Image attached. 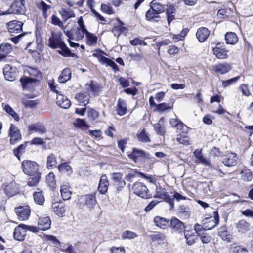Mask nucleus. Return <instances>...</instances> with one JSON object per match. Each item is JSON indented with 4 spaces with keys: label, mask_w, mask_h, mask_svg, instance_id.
Instances as JSON below:
<instances>
[{
    "label": "nucleus",
    "mask_w": 253,
    "mask_h": 253,
    "mask_svg": "<svg viewBox=\"0 0 253 253\" xmlns=\"http://www.w3.org/2000/svg\"><path fill=\"white\" fill-rule=\"evenodd\" d=\"M98 115L99 113L97 111L92 108L88 109L87 116L90 120L92 121L96 120L98 117Z\"/></svg>",
    "instance_id": "nucleus-59"
},
{
    "label": "nucleus",
    "mask_w": 253,
    "mask_h": 253,
    "mask_svg": "<svg viewBox=\"0 0 253 253\" xmlns=\"http://www.w3.org/2000/svg\"><path fill=\"white\" fill-rule=\"evenodd\" d=\"M62 36L61 32L51 31V36L48 39V46L53 49H56L61 47L64 43Z\"/></svg>",
    "instance_id": "nucleus-2"
},
{
    "label": "nucleus",
    "mask_w": 253,
    "mask_h": 253,
    "mask_svg": "<svg viewBox=\"0 0 253 253\" xmlns=\"http://www.w3.org/2000/svg\"><path fill=\"white\" fill-rule=\"evenodd\" d=\"M238 157L236 154L230 153L227 154L223 160V163L226 166L232 167L236 164Z\"/></svg>",
    "instance_id": "nucleus-16"
},
{
    "label": "nucleus",
    "mask_w": 253,
    "mask_h": 253,
    "mask_svg": "<svg viewBox=\"0 0 253 253\" xmlns=\"http://www.w3.org/2000/svg\"><path fill=\"white\" fill-rule=\"evenodd\" d=\"M26 8L22 1H14L7 10V13L24 14Z\"/></svg>",
    "instance_id": "nucleus-7"
},
{
    "label": "nucleus",
    "mask_w": 253,
    "mask_h": 253,
    "mask_svg": "<svg viewBox=\"0 0 253 253\" xmlns=\"http://www.w3.org/2000/svg\"><path fill=\"white\" fill-rule=\"evenodd\" d=\"M4 192L9 197H12L18 193V186L15 182H11L4 188Z\"/></svg>",
    "instance_id": "nucleus-28"
},
{
    "label": "nucleus",
    "mask_w": 253,
    "mask_h": 253,
    "mask_svg": "<svg viewBox=\"0 0 253 253\" xmlns=\"http://www.w3.org/2000/svg\"><path fill=\"white\" fill-rule=\"evenodd\" d=\"M176 140L180 144L188 145L189 144V141L186 134H181L176 138Z\"/></svg>",
    "instance_id": "nucleus-56"
},
{
    "label": "nucleus",
    "mask_w": 253,
    "mask_h": 253,
    "mask_svg": "<svg viewBox=\"0 0 253 253\" xmlns=\"http://www.w3.org/2000/svg\"><path fill=\"white\" fill-rule=\"evenodd\" d=\"M64 33L68 38L76 41L82 40L84 38L85 34L84 32L77 28L64 31Z\"/></svg>",
    "instance_id": "nucleus-10"
},
{
    "label": "nucleus",
    "mask_w": 253,
    "mask_h": 253,
    "mask_svg": "<svg viewBox=\"0 0 253 253\" xmlns=\"http://www.w3.org/2000/svg\"><path fill=\"white\" fill-rule=\"evenodd\" d=\"M3 74L5 79L9 81H14L16 76V73L14 71V69L8 65L4 67L3 69Z\"/></svg>",
    "instance_id": "nucleus-21"
},
{
    "label": "nucleus",
    "mask_w": 253,
    "mask_h": 253,
    "mask_svg": "<svg viewBox=\"0 0 253 253\" xmlns=\"http://www.w3.org/2000/svg\"><path fill=\"white\" fill-rule=\"evenodd\" d=\"M109 185V182L107 176L105 175H102L101 177L98 186L99 192L102 194H105L108 191Z\"/></svg>",
    "instance_id": "nucleus-19"
},
{
    "label": "nucleus",
    "mask_w": 253,
    "mask_h": 253,
    "mask_svg": "<svg viewBox=\"0 0 253 253\" xmlns=\"http://www.w3.org/2000/svg\"><path fill=\"white\" fill-rule=\"evenodd\" d=\"M12 51V47L8 43H3L0 44V61L5 58Z\"/></svg>",
    "instance_id": "nucleus-18"
},
{
    "label": "nucleus",
    "mask_w": 253,
    "mask_h": 253,
    "mask_svg": "<svg viewBox=\"0 0 253 253\" xmlns=\"http://www.w3.org/2000/svg\"><path fill=\"white\" fill-rule=\"evenodd\" d=\"M237 227L239 232L245 233L249 230L250 225L246 221L241 220L237 224Z\"/></svg>",
    "instance_id": "nucleus-46"
},
{
    "label": "nucleus",
    "mask_w": 253,
    "mask_h": 253,
    "mask_svg": "<svg viewBox=\"0 0 253 253\" xmlns=\"http://www.w3.org/2000/svg\"><path fill=\"white\" fill-rule=\"evenodd\" d=\"M194 232H195L196 235H197V236H199L200 235H202L205 233V231L206 230V229L205 227H204L199 224L196 223L194 225Z\"/></svg>",
    "instance_id": "nucleus-58"
},
{
    "label": "nucleus",
    "mask_w": 253,
    "mask_h": 253,
    "mask_svg": "<svg viewBox=\"0 0 253 253\" xmlns=\"http://www.w3.org/2000/svg\"><path fill=\"white\" fill-rule=\"evenodd\" d=\"M194 154L201 163L209 167H211V163L203 156L201 150H195L194 152Z\"/></svg>",
    "instance_id": "nucleus-37"
},
{
    "label": "nucleus",
    "mask_w": 253,
    "mask_h": 253,
    "mask_svg": "<svg viewBox=\"0 0 253 253\" xmlns=\"http://www.w3.org/2000/svg\"><path fill=\"white\" fill-rule=\"evenodd\" d=\"M86 39V44L89 46H94L97 43V36L89 32L85 33Z\"/></svg>",
    "instance_id": "nucleus-38"
},
{
    "label": "nucleus",
    "mask_w": 253,
    "mask_h": 253,
    "mask_svg": "<svg viewBox=\"0 0 253 253\" xmlns=\"http://www.w3.org/2000/svg\"><path fill=\"white\" fill-rule=\"evenodd\" d=\"M169 227L172 232L178 234H181L185 230V226L183 222L175 217H172L170 220Z\"/></svg>",
    "instance_id": "nucleus-6"
},
{
    "label": "nucleus",
    "mask_w": 253,
    "mask_h": 253,
    "mask_svg": "<svg viewBox=\"0 0 253 253\" xmlns=\"http://www.w3.org/2000/svg\"><path fill=\"white\" fill-rule=\"evenodd\" d=\"M111 178L118 191L121 190L126 185V182L122 179V174L119 172L112 173Z\"/></svg>",
    "instance_id": "nucleus-14"
},
{
    "label": "nucleus",
    "mask_w": 253,
    "mask_h": 253,
    "mask_svg": "<svg viewBox=\"0 0 253 253\" xmlns=\"http://www.w3.org/2000/svg\"><path fill=\"white\" fill-rule=\"evenodd\" d=\"M27 142H25V143L22 144L20 145L18 147L13 150V153L15 156L18 158H19L20 155L23 154L25 152V148L27 146Z\"/></svg>",
    "instance_id": "nucleus-52"
},
{
    "label": "nucleus",
    "mask_w": 253,
    "mask_h": 253,
    "mask_svg": "<svg viewBox=\"0 0 253 253\" xmlns=\"http://www.w3.org/2000/svg\"><path fill=\"white\" fill-rule=\"evenodd\" d=\"M57 104L64 109H68L71 105V102L66 96L58 94L56 97Z\"/></svg>",
    "instance_id": "nucleus-22"
},
{
    "label": "nucleus",
    "mask_w": 253,
    "mask_h": 253,
    "mask_svg": "<svg viewBox=\"0 0 253 253\" xmlns=\"http://www.w3.org/2000/svg\"><path fill=\"white\" fill-rule=\"evenodd\" d=\"M225 40L228 44L233 45L238 41V38L236 34L234 32H227L225 35Z\"/></svg>",
    "instance_id": "nucleus-35"
},
{
    "label": "nucleus",
    "mask_w": 253,
    "mask_h": 253,
    "mask_svg": "<svg viewBox=\"0 0 253 253\" xmlns=\"http://www.w3.org/2000/svg\"><path fill=\"white\" fill-rule=\"evenodd\" d=\"M153 242H157L158 243H163L165 239V236L161 233L155 232L149 235Z\"/></svg>",
    "instance_id": "nucleus-43"
},
{
    "label": "nucleus",
    "mask_w": 253,
    "mask_h": 253,
    "mask_svg": "<svg viewBox=\"0 0 253 253\" xmlns=\"http://www.w3.org/2000/svg\"><path fill=\"white\" fill-rule=\"evenodd\" d=\"M23 23L19 21L13 20L7 23L8 31L11 33H19L22 31Z\"/></svg>",
    "instance_id": "nucleus-11"
},
{
    "label": "nucleus",
    "mask_w": 253,
    "mask_h": 253,
    "mask_svg": "<svg viewBox=\"0 0 253 253\" xmlns=\"http://www.w3.org/2000/svg\"><path fill=\"white\" fill-rule=\"evenodd\" d=\"M184 237L187 245L191 246L193 245L197 240V235L192 230H185L184 231Z\"/></svg>",
    "instance_id": "nucleus-17"
},
{
    "label": "nucleus",
    "mask_w": 253,
    "mask_h": 253,
    "mask_svg": "<svg viewBox=\"0 0 253 253\" xmlns=\"http://www.w3.org/2000/svg\"><path fill=\"white\" fill-rule=\"evenodd\" d=\"M71 70L70 68L64 69L58 78V81L60 83H65L70 80L71 78Z\"/></svg>",
    "instance_id": "nucleus-32"
},
{
    "label": "nucleus",
    "mask_w": 253,
    "mask_h": 253,
    "mask_svg": "<svg viewBox=\"0 0 253 253\" xmlns=\"http://www.w3.org/2000/svg\"><path fill=\"white\" fill-rule=\"evenodd\" d=\"M137 138L139 141L143 142H149L150 141V139L144 129L138 134Z\"/></svg>",
    "instance_id": "nucleus-55"
},
{
    "label": "nucleus",
    "mask_w": 253,
    "mask_h": 253,
    "mask_svg": "<svg viewBox=\"0 0 253 253\" xmlns=\"http://www.w3.org/2000/svg\"><path fill=\"white\" fill-rule=\"evenodd\" d=\"M41 175V173L39 172L33 175H29L30 177L28 179L27 185L31 187L37 186L40 180Z\"/></svg>",
    "instance_id": "nucleus-41"
},
{
    "label": "nucleus",
    "mask_w": 253,
    "mask_h": 253,
    "mask_svg": "<svg viewBox=\"0 0 253 253\" xmlns=\"http://www.w3.org/2000/svg\"><path fill=\"white\" fill-rule=\"evenodd\" d=\"M95 52L93 53L92 56L94 57L97 58L98 61L102 64H104L105 62L107 60V58L103 56L100 53L105 54V52L101 49H96Z\"/></svg>",
    "instance_id": "nucleus-49"
},
{
    "label": "nucleus",
    "mask_w": 253,
    "mask_h": 253,
    "mask_svg": "<svg viewBox=\"0 0 253 253\" xmlns=\"http://www.w3.org/2000/svg\"><path fill=\"white\" fill-rule=\"evenodd\" d=\"M8 136L10 137V143L11 145L16 144L22 139V135L20 130L13 124L10 125Z\"/></svg>",
    "instance_id": "nucleus-5"
},
{
    "label": "nucleus",
    "mask_w": 253,
    "mask_h": 253,
    "mask_svg": "<svg viewBox=\"0 0 253 253\" xmlns=\"http://www.w3.org/2000/svg\"><path fill=\"white\" fill-rule=\"evenodd\" d=\"M73 124L82 129H86L89 127V126L85 123L84 120L80 118L77 119Z\"/></svg>",
    "instance_id": "nucleus-53"
},
{
    "label": "nucleus",
    "mask_w": 253,
    "mask_h": 253,
    "mask_svg": "<svg viewBox=\"0 0 253 253\" xmlns=\"http://www.w3.org/2000/svg\"><path fill=\"white\" fill-rule=\"evenodd\" d=\"M127 156L129 159L136 162L138 159L146 158L147 154L143 150L133 148L132 152Z\"/></svg>",
    "instance_id": "nucleus-15"
},
{
    "label": "nucleus",
    "mask_w": 253,
    "mask_h": 253,
    "mask_svg": "<svg viewBox=\"0 0 253 253\" xmlns=\"http://www.w3.org/2000/svg\"><path fill=\"white\" fill-rule=\"evenodd\" d=\"M104 64H106L107 66L111 67L115 72H118L119 70L118 65L113 60L109 58H107L104 63Z\"/></svg>",
    "instance_id": "nucleus-62"
},
{
    "label": "nucleus",
    "mask_w": 253,
    "mask_h": 253,
    "mask_svg": "<svg viewBox=\"0 0 253 253\" xmlns=\"http://www.w3.org/2000/svg\"><path fill=\"white\" fill-rule=\"evenodd\" d=\"M24 173L28 175H33L39 172V165L34 161L25 160L22 163Z\"/></svg>",
    "instance_id": "nucleus-1"
},
{
    "label": "nucleus",
    "mask_w": 253,
    "mask_h": 253,
    "mask_svg": "<svg viewBox=\"0 0 253 253\" xmlns=\"http://www.w3.org/2000/svg\"><path fill=\"white\" fill-rule=\"evenodd\" d=\"M231 253H248V251L245 248L240 246L233 247L231 249Z\"/></svg>",
    "instance_id": "nucleus-63"
},
{
    "label": "nucleus",
    "mask_w": 253,
    "mask_h": 253,
    "mask_svg": "<svg viewBox=\"0 0 253 253\" xmlns=\"http://www.w3.org/2000/svg\"><path fill=\"white\" fill-rule=\"evenodd\" d=\"M53 211L58 216H62L65 213V209L63 205L60 203L56 202L52 204Z\"/></svg>",
    "instance_id": "nucleus-34"
},
{
    "label": "nucleus",
    "mask_w": 253,
    "mask_h": 253,
    "mask_svg": "<svg viewBox=\"0 0 253 253\" xmlns=\"http://www.w3.org/2000/svg\"><path fill=\"white\" fill-rule=\"evenodd\" d=\"M210 31L205 27L199 28L196 33V37L200 42L205 41L210 35Z\"/></svg>",
    "instance_id": "nucleus-20"
},
{
    "label": "nucleus",
    "mask_w": 253,
    "mask_h": 253,
    "mask_svg": "<svg viewBox=\"0 0 253 253\" xmlns=\"http://www.w3.org/2000/svg\"><path fill=\"white\" fill-rule=\"evenodd\" d=\"M138 236L137 234L132 231L125 230L122 234V238L123 239H133Z\"/></svg>",
    "instance_id": "nucleus-50"
},
{
    "label": "nucleus",
    "mask_w": 253,
    "mask_h": 253,
    "mask_svg": "<svg viewBox=\"0 0 253 253\" xmlns=\"http://www.w3.org/2000/svg\"><path fill=\"white\" fill-rule=\"evenodd\" d=\"M101 9L103 12L111 15L114 13V10L110 4H102Z\"/></svg>",
    "instance_id": "nucleus-57"
},
{
    "label": "nucleus",
    "mask_w": 253,
    "mask_h": 253,
    "mask_svg": "<svg viewBox=\"0 0 253 253\" xmlns=\"http://www.w3.org/2000/svg\"><path fill=\"white\" fill-rule=\"evenodd\" d=\"M170 220L163 217L157 216L154 218V222L155 225L162 228L166 229L169 225Z\"/></svg>",
    "instance_id": "nucleus-29"
},
{
    "label": "nucleus",
    "mask_w": 253,
    "mask_h": 253,
    "mask_svg": "<svg viewBox=\"0 0 253 253\" xmlns=\"http://www.w3.org/2000/svg\"><path fill=\"white\" fill-rule=\"evenodd\" d=\"M145 18L147 20L152 22H158L160 19V16L151 7L146 12Z\"/></svg>",
    "instance_id": "nucleus-30"
},
{
    "label": "nucleus",
    "mask_w": 253,
    "mask_h": 253,
    "mask_svg": "<svg viewBox=\"0 0 253 253\" xmlns=\"http://www.w3.org/2000/svg\"><path fill=\"white\" fill-rule=\"evenodd\" d=\"M154 128L158 135L163 136L165 134V131L163 126V121L162 119H160L158 123L154 125Z\"/></svg>",
    "instance_id": "nucleus-48"
},
{
    "label": "nucleus",
    "mask_w": 253,
    "mask_h": 253,
    "mask_svg": "<svg viewBox=\"0 0 253 253\" xmlns=\"http://www.w3.org/2000/svg\"><path fill=\"white\" fill-rule=\"evenodd\" d=\"M154 197L165 200L170 205L171 208L174 207L173 198L170 197L166 192V190L161 186L156 187Z\"/></svg>",
    "instance_id": "nucleus-3"
},
{
    "label": "nucleus",
    "mask_w": 253,
    "mask_h": 253,
    "mask_svg": "<svg viewBox=\"0 0 253 253\" xmlns=\"http://www.w3.org/2000/svg\"><path fill=\"white\" fill-rule=\"evenodd\" d=\"M90 95L89 93L86 91H84L77 93L75 96V98L80 103H82L84 106H86L89 103Z\"/></svg>",
    "instance_id": "nucleus-27"
},
{
    "label": "nucleus",
    "mask_w": 253,
    "mask_h": 253,
    "mask_svg": "<svg viewBox=\"0 0 253 253\" xmlns=\"http://www.w3.org/2000/svg\"><path fill=\"white\" fill-rule=\"evenodd\" d=\"M57 168L59 172L62 174L70 176L73 173V169L67 162L61 163Z\"/></svg>",
    "instance_id": "nucleus-23"
},
{
    "label": "nucleus",
    "mask_w": 253,
    "mask_h": 253,
    "mask_svg": "<svg viewBox=\"0 0 253 253\" xmlns=\"http://www.w3.org/2000/svg\"><path fill=\"white\" fill-rule=\"evenodd\" d=\"M60 192L61 196L64 200L70 199L72 192L69 189L68 184H64L61 186Z\"/></svg>",
    "instance_id": "nucleus-36"
},
{
    "label": "nucleus",
    "mask_w": 253,
    "mask_h": 253,
    "mask_svg": "<svg viewBox=\"0 0 253 253\" xmlns=\"http://www.w3.org/2000/svg\"><path fill=\"white\" fill-rule=\"evenodd\" d=\"M127 110L126 103L125 100L119 98L118 101L116 111L120 116L124 115Z\"/></svg>",
    "instance_id": "nucleus-31"
},
{
    "label": "nucleus",
    "mask_w": 253,
    "mask_h": 253,
    "mask_svg": "<svg viewBox=\"0 0 253 253\" xmlns=\"http://www.w3.org/2000/svg\"><path fill=\"white\" fill-rule=\"evenodd\" d=\"M57 161L56 156L52 153L50 154L47 158L46 166L48 169H52L56 166Z\"/></svg>",
    "instance_id": "nucleus-40"
},
{
    "label": "nucleus",
    "mask_w": 253,
    "mask_h": 253,
    "mask_svg": "<svg viewBox=\"0 0 253 253\" xmlns=\"http://www.w3.org/2000/svg\"><path fill=\"white\" fill-rule=\"evenodd\" d=\"M4 109L8 114L11 115L16 121H19V115L9 105L7 104L5 105Z\"/></svg>",
    "instance_id": "nucleus-54"
},
{
    "label": "nucleus",
    "mask_w": 253,
    "mask_h": 253,
    "mask_svg": "<svg viewBox=\"0 0 253 253\" xmlns=\"http://www.w3.org/2000/svg\"><path fill=\"white\" fill-rule=\"evenodd\" d=\"M14 210L20 220H26L30 215L31 211L28 206H19L15 208Z\"/></svg>",
    "instance_id": "nucleus-8"
},
{
    "label": "nucleus",
    "mask_w": 253,
    "mask_h": 253,
    "mask_svg": "<svg viewBox=\"0 0 253 253\" xmlns=\"http://www.w3.org/2000/svg\"><path fill=\"white\" fill-rule=\"evenodd\" d=\"M26 235V230L24 224H19L15 228L13 237L15 240L20 241H23L25 239Z\"/></svg>",
    "instance_id": "nucleus-12"
},
{
    "label": "nucleus",
    "mask_w": 253,
    "mask_h": 253,
    "mask_svg": "<svg viewBox=\"0 0 253 253\" xmlns=\"http://www.w3.org/2000/svg\"><path fill=\"white\" fill-rule=\"evenodd\" d=\"M60 13L64 21H66L68 19L75 16L74 12L70 9H66L65 8H62L60 10Z\"/></svg>",
    "instance_id": "nucleus-44"
},
{
    "label": "nucleus",
    "mask_w": 253,
    "mask_h": 253,
    "mask_svg": "<svg viewBox=\"0 0 253 253\" xmlns=\"http://www.w3.org/2000/svg\"><path fill=\"white\" fill-rule=\"evenodd\" d=\"M28 71L31 76L36 77L39 78L42 77L41 73L36 68L30 67Z\"/></svg>",
    "instance_id": "nucleus-61"
},
{
    "label": "nucleus",
    "mask_w": 253,
    "mask_h": 253,
    "mask_svg": "<svg viewBox=\"0 0 253 253\" xmlns=\"http://www.w3.org/2000/svg\"><path fill=\"white\" fill-rule=\"evenodd\" d=\"M79 202L80 204L85 205L89 209H92L97 203L95 194H86L81 196Z\"/></svg>",
    "instance_id": "nucleus-9"
},
{
    "label": "nucleus",
    "mask_w": 253,
    "mask_h": 253,
    "mask_svg": "<svg viewBox=\"0 0 253 253\" xmlns=\"http://www.w3.org/2000/svg\"><path fill=\"white\" fill-rule=\"evenodd\" d=\"M132 190L136 195L142 198L148 199L151 197V195L149 193L148 188L142 183H134L132 186Z\"/></svg>",
    "instance_id": "nucleus-4"
},
{
    "label": "nucleus",
    "mask_w": 253,
    "mask_h": 253,
    "mask_svg": "<svg viewBox=\"0 0 253 253\" xmlns=\"http://www.w3.org/2000/svg\"><path fill=\"white\" fill-rule=\"evenodd\" d=\"M60 50L58 51V52L64 57H74L75 56V54L72 53L70 49L67 46L65 43L59 47Z\"/></svg>",
    "instance_id": "nucleus-39"
},
{
    "label": "nucleus",
    "mask_w": 253,
    "mask_h": 253,
    "mask_svg": "<svg viewBox=\"0 0 253 253\" xmlns=\"http://www.w3.org/2000/svg\"><path fill=\"white\" fill-rule=\"evenodd\" d=\"M150 6L156 11L158 15L164 12L165 11V7L164 5L158 3L156 2V0H153L150 4Z\"/></svg>",
    "instance_id": "nucleus-45"
},
{
    "label": "nucleus",
    "mask_w": 253,
    "mask_h": 253,
    "mask_svg": "<svg viewBox=\"0 0 253 253\" xmlns=\"http://www.w3.org/2000/svg\"><path fill=\"white\" fill-rule=\"evenodd\" d=\"M51 224V222L49 217H41L38 220V228L42 230L49 229Z\"/></svg>",
    "instance_id": "nucleus-26"
},
{
    "label": "nucleus",
    "mask_w": 253,
    "mask_h": 253,
    "mask_svg": "<svg viewBox=\"0 0 253 253\" xmlns=\"http://www.w3.org/2000/svg\"><path fill=\"white\" fill-rule=\"evenodd\" d=\"M214 55L220 59H226L228 57L227 51L223 47L222 44L218 43L215 47L213 48Z\"/></svg>",
    "instance_id": "nucleus-13"
},
{
    "label": "nucleus",
    "mask_w": 253,
    "mask_h": 253,
    "mask_svg": "<svg viewBox=\"0 0 253 253\" xmlns=\"http://www.w3.org/2000/svg\"><path fill=\"white\" fill-rule=\"evenodd\" d=\"M29 131H35L40 134H43L46 132L44 126L40 123H37L29 126L28 127Z\"/></svg>",
    "instance_id": "nucleus-25"
},
{
    "label": "nucleus",
    "mask_w": 253,
    "mask_h": 253,
    "mask_svg": "<svg viewBox=\"0 0 253 253\" xmlns=\"http://www.w3.org/2000/svg\"><path fill=\"white\" fill-rule=\"evenodd\" d=\"M35 202L40 205H42L45 201V199L42 192H35L33 194Z\"/></svg>",
    "instance_id": "nucleus-47"
},
{
    "label": "nucleus",
    "mask_w": 253,
    "mask_h": 253,
    "mask_svg": "<svg viewBox=\"0 0 253 253\" xmlns=\"http://www.w3.org/2000/svg\"><path fill=\"white\" fill-rule=\"evenodd\" d=\"M213 69L216 73L224 74L231 70V67L228 64H219L214 66Z\"/></svg>",
    "instance_id": "nucleus-33"
},
{
    "label": "nucleus",
    "mask_w": 253,
    "mask_h": 253,
    "mask_svg": "<svg viewBox=\"0 0 253 253\" xmlns=\"http://www.w3.org/2000/svg\"><path fill=\"white\" fill-rule=\"evenodd\" d=\"M219 216L217 211L214 212V219L209 221L210 225H205L206 230H211L218 224Z\"/></svg>",
    "instance_id": "nucleus-42"
},
{
    "label": "nucleus",
    "mask_w": 253,
    "mask_h": 253,
    "mask_svg": "<svg viewBox=\"0 0 253 253\" xmlns=\"http://www.w3.org/2000/svg\"><path fill=\"white\" fill-rule=\"evenodd\" d=\"M46 181L48 186L52 188L55 187L56 182L55 180V175L53 172H50L46 176Z\"/></svg>",
    "instance_id": "nucleus-51"
},
{
    "label": "nucleus",
    "mask_w": 253,
    "mask_h": 253,
    "mask_svg": "<svg viewBox=\"0 0 253 253\" xmlns=\"http://www.w3.org/2000/svg\"><path fill=\"white\" fill-rule=\"evenodd\" d=\"M37 81L34 78L24 77L20 79V81L23 89H30L32 87V84Z\"/></svg>",
    "instance_id": "nucleus-24"
},
{
    "label": "nucleus",
    "mask_w": 253,
    "mask_h": 253,
    "mask_svg": "<svg viewBox=\"0 0 253 253\" xmlns=\"http://www.w3.org/2000/svg\"><path fill=\"white\" fill-rule=\"evenodd\" d=\"M171 107L169 106V105L166 103H162L156 105V111L159 112H164L168 109H171Z\"/></svg>",
    "instance_id": "nucleus-60"
},
{
    "label": "nucleus",
    "mask_w": 253,
    "mask_h": 253,
    "mask_svg": "<svg viewBox=\"0 0 253 253\" xmlns=\"http://www.w3.org/2000/svg\"><path fill=\"white\" fill-rule=\"evenodd\" d=\"M199 237L203 244H207L209 243L211 239V236L206 233L200 235Z\"/></svg>",
    "instance_id": "nucleus-64"
}]
</instances>
